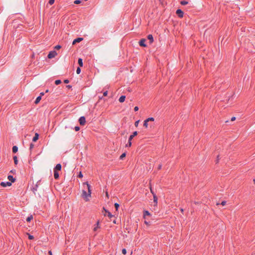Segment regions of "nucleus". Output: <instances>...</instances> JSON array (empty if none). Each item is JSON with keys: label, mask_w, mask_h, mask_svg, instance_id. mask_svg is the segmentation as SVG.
I'll return each mask as SVG.
<instances>
[{"label": "nucleus", "mask_w": 255, "mask_h": 255, "mask_svg": "<svg viewBox=\"0 0 255 255\" xmlns=\"http://www.w3.org/2000/svg\"><path fill=\"white\" fill-rule=\"evenodd\" d=\"M84 184L86 185L88 192L85 190H83L81 196L86 201H89V198L91 196V185L88 182L84 183Z\"/></svg>", "instance_id": "nucleus-1"}, {"label": "nucleus", "mask_w": 255, "mask_h": 255, "mask_svg": "<svg viewBox=\"0 0 255 255\" xmlns=\"http://www.w3.org/2000/svg\"><path fill=\"white\" fill-rule=\"evenodd\" d=\"M57 53L55 50L51 51L49 52L47 57L49 59H52L55 57L56 55H57Z\"/></svg>", "instance_id": "nucleus-2"}, {"label": "nucleus", "mask_w": 255, "mask_h": 255, "mask_svg": "<svg viewBox=\"0 0 255 255\" xmlns=\"http://www.w3.org/2000/svg\"><path fill=\"white\" fill-rule=\"evenodd\" d=\"M0 186H1L3 187H9L11 186L12 184L9 181H6V182H1L0 183Z\"/></svg>", "instance_id": "nucleus-3"}, {"label": "nucleus", "mask_w": 255, "mask_h": 255, "mask_svg": "<svg viewBox=\"0 0 255 255\" xmlns=\"http://www.w3.org/2000/svg\"><path fill=\"white\" fill-rule=\"evenodd\" d=\"M78 121H79L80 125L83 126L86 123V118L84 116H82V117H80Z\"/></svg>", "instance_id": "nucleus-4"}, {"label": "nucleus", "mask_w": 255, "mask_h": 255, "mask_svg": "<svg viewBox=\"0 0 255 255\" xmlns=\"http://www.w3.org/2000/svg\"><path fill=\"white\" fill-rule=\"evenodd\" d=\"M146 39L142 38L140 39L138 42L139 46L141 47H145L147 46V45L145 44Z\"/></svg>", "instance_id": "nucleus-5"}, {"label": "nucleus", "mask_w": 255, "mask_h": 255, "mask_svg": "<svg viewBox=\"0 0 255 255\" xmlns=\"http://www.w3.org/2000/svg\"><path fill=\"white\" fill-rule=\"evenodd\" d=\"M176 13L179 17H180V18L183 17V15H184V12L181 9H177Z\"/></svg>", "instance_id": "nucleus-6"}, {"label": "nucleus", "mask_w": 255, "mask_h": 255, "mask_svg": "<svg viewBox=\"0 0 255 255\" xmlns=\"http://www.w3.org/2000/svg\"><path fill=\"white\" fill-rule=\"evenodd\" d=\"M83 40V38L82 37H78L77 38H75L74 39V40L72 42V44L74 45L77 43H79L81 41H82Z\"/></svg>", "instance_id": "nucleus-7"}, {"label": "nucleus", "mask_w": 255, "mask_h": 255, "mask_svg": "<svg viewBox=\"0 0 255 255\" xmlns=\"http://www.w3.org/2000/svg\"><path fill=\"white\" fill-rule=\"evenodd\" d=\"M61 168H62V166L61 165V164L60 163H58V164H57L55 166L54 168V170L55 171H60L61 170Z\"/></svg>", "instance_id": "nucleus-8"}, {"label": "nucleus", "mask_w": 255, "mask_h": 255, "mask_svg": "<svg viewBox=\"0 0 255 255\" xmlns=\"http://www.w3.org/2000/svg\"><path fill=\"white\" fill-rule=\"evenodd\" d=\"M151 216L150 213L147 210H144L143 212V217L144 219H145L146 216Z\"/></svg>", "instance_id": "nucleus-9"}, {"label": "nucleus", "mask_w": 255, "mask_h": 255, "mask_svg": "<svg viewBox=\"0 0 255 255\" xmlns=\"http://www.w3.org/2000/svg\"><path fill=\"white\" fill-rule=\"evenodd\" d=\"M7 179L9 180V182L12 183H13L15 181V178L13 177L12 175H8L7 176Z\"/></svg>", "instance_id": "nucleus-10"}, {"label": "nucleus", "mask_w": 255, "mask_h": 255, "mask_svg": "<svg viewBox=\"0 0 255 255\" xmlns=\"http://www.w3.org/2000/svg\"><path fill=\"white\" fill-rule=\"evenodd\" d=\"M137 135V131H134V132H132V134H131L129 137H128V139H129V140H132V138L135 136L136 135Z\"/></svg>", "instance_id": "nucleus-11"}, {"label": "nucleus", "mask_w": 255, "mask_h": 255, "mask_svg": "<svg viewBox=\"0 0 255 255\" xmlns=\"http://www.w3.org/2000/svg\"><path fill=\"white\" fill-rule=\"evenodd\" d=\"M99 224H100V221L98 220L96 224L94 225V228L93 229V230L94 231H96L99 228H100V226H99Z\"/></svg>", "instance_id": "nucleus-12"}, {"label": "nucleus", "mask_w": 255, "mask_h": 255, "mask_svg": "<svg viewBox=\"0 0 255 255\" xmlns=\"http://www.w3.org/2000/svg\"><path fill=\"white\" fill-rule=\"evenodd\" d=\"M39 136V134L37 132H36L34 134V136H33V137L32 138V141L33 142H36L38 140Z\"/></svg>", "instance_id": "nucleus-13"}, {"label": "nucleus", "mask_w": 255, "mask_h": 255, "mask_svg": "<svg viewBox=\"0 0 255 255\" xmlns=\"http://www.w3.org/2000/svg\"><path fill=\"white\" fill-rule=\"evenodd\" d=\"M103 210H105L106 213H107V216L110 219H111L113 217V215L112 214V213L108 210H106L104 207H103Z\"/></svg>", "instance_id": "nucleus-14"}, {"label": "nucleus", "mask_w": 255, "mask_h": 255, "mask_svg": "<svg viewBox=\"0 0 255 255\" xmlns=\"http://www.w3.org/2000/svg\"><path fill=\"white\" fill-rule=\"evenodd\" d=\"M153 202L155 204L154 206H157V202H158V198H157V196L156 195V194H154L153 196Z\"/></svg>", "instance_id": "nucleus-15"}, {"label": "nucleus", "mask_w": 255, "mask_h": 255, "mask_svg": "<svg viewBox=\"0 0 255 255\" xmlns=\"http://www.w3.org/2000/svg\"><path fill=\"white\" fill-rule=\"evenodd\" d=\"M147 38L150 41V43H152L153 42L154 39L152 34H148Z\"/></svg>", "instance_id": "nucleus-16"}, {"label": "nucleus", "mask_w": 255, "mask_h": 255, "mask_svg": "<svg viewBox=\"0 0 255 255\" xmlns=\"http://www.w3.org/2000/svg\"><path fill=\"white\" fill-rule=\"evenodd\" d=\"M126 100V96L125 95H122L119 99V101L120 103H123Z\"/></svg>", "instance_id": "nucleus-17"}, {"label": "nucleus", "mask_w": 255, "mask_h": 255, "mask_svg": "<svg viewBox=\"0 0 255 255\" xmlns=\"http://www.w3.org/2000/svg\"><path fill=\"white\" fill-rule=\"evenodd\" d=\"M54 177L55 179H57L59 177V174L57 171L54 170Z\"/></svg>", "instance_id": "nucleus-18"}, {"label": "nucleus", "mask_w": 255, "mask_h": 255, "mask_svg": "<svg viewBox=\"0 0 255 255\" xmlns=\"http://www.w3.org/2000/svg\"><path fill=\"white\" fill-rule=\"evenodd\" d=\"M78 63L80 67L83 66V59L81 58H79L78 60Z\"/></svg>", "instance_id": "nucleus-19"}, {"label": "nucleus", "mask_w": 255, "mask_h": 255, "mask_svg": "<svg viewBox=\"0 0 255 255\" xmlns=\"http://www.w3.org/2000/svg\"><path fill=\"white\" fill-rule=\"evenodd\" d=\"M41 100V96H38L36 99H35V101H34V103L35 104H37L39 103V102L40 101V100Z\"/></svg>", "instance_id": "nucleus-20"}, {"label": "nucleus", "mask_w": 255, "mask_h": 255, "mask_svg": "<svg viewBox=\"0 0 255 255\" xmlns=\"http://www.w3.org/2000/svg\"><path fill=\"white\" fill-rule=\"evenodd\" d=\"M12 150L13 153H16L18 151V147L16 145L13 146L12 147Z\"/></svg>", "instance_id": "nucleus-21"}, {"label": "nucleus", "mask_w": 255, "mask_h": 255, "mask_svg": "<svg viewBox=\"0 0 255 255\" xmlns=\"http://www.w3.org/2000/svg\"><path fill=\"white\" fill-rule=\"evenodd\" d=\"M32 219L33 216L32 215H30L27 217L26 220L27 222H30Z\"/></svg>", "instance_id": "nucleus-22"}, {"label": "nucleus", "mask_w": 255, "mask_h": 255, "mask_svg": "<svg viewBox=\"0 0 255 255\" xmlns=\"http://www.w3.org/2000/svg\"><path fill=\"white\" fill-rule=\"evenodd\" d=\"M126 152L123 153L120 156V159L123 160L124 159V158L126 157Z\"/></svg>", "instance_id": "nucleus-23"}, {"label": "nucleus", "mask_w": 255, "mask_h": 255, "mask_svg": "<svg viewBox=\"0 0 255 255\" xmlns=\"http://www.w3.org/2000/svg\"><path fill=\"white\" fill-rule=\"evenodd\" d=\"M188 3V2L186 0H181L180 1V4L182 5H185L187 4Z\"/></svg>", "instance_id": "nucleus-24"}, {"label": "nucleus", "mask_w": 255, "mask_h": 255, "mask_svg": "<svg viewBox=\"0 0 255 255\" xmlns=\"http://www.w3.org/2000/svg\"><path fill=\"white\" fill-rule=\"evenodd\" d=\"M38 188V185L36 184L34 187H32V190L34 193L36 191H37Z\"/></svg>", "instance_id": "nucleus-25"}, {"label": "nucleus", "mask_w": 255, "mask_h": 255, "mask_svg": "<svg viewBox=\"0 0 255 255\" xmlns=\"http://www.w3.org/2000/svg\"><path fill=\"white\" fill-rule=\"evenodd\" d=\"M131 144H132L131 140H129V139H128V142L126 144V147H130L131 146Z\"/></svg>", "instance_id": "nucleus-26"}, {"label": "nucleus", "mask_w": 255, "mask_h": 255, "mask_svg": "<svg viewBox=\"0 0 255 255\" xmlns=\"http://www.w3.org/2000/svg\"><path fill=\"white\" fill-rule=\"evenodd\" d=\"M13 160H14V163L15 164H17L18 163V160L16 156H14L13 157Z\"/></svg>", "instance_id": "nucleus-27"}, {"label": "nucleus", "mask_w": 255, "mask_h": 255, "mask_svg": "<svg viewBox=\"0 0 255 255\" xmlns=\"http://www.w3.org/2000/svg\"><path fill=\"white\" fill-rule=\"evenodd\" d=\"M145 120L146 121V122H149L150 121H154V119L152 117H150V118L146 119Z\"/></svg>", "instance_id": "nucleus-28"}, {"label": "nucleus", "mask_w": 255, "mask_h": 255, "mask_svg": "<svg viewBox=\"0 0 255 255\" xmlns=\"http://www.w3.org/2000/svg\"><path fill=\"white\" fill-rule=\"evenodd\" d=\"M61 83V80H59V79H58V80H56L55 81V84L56 85H59Z\"/></svg>", "instance_id": "nucleus-29"}, {"label": "nucleus", "mask_w": 255, "mask_h": 255, "mask_svg": "<svg viewBox=\"0 0 255 255\" xmlns=\"http://www.w3.org/2000/svg\"><path fill=\"white\" fill-rule=\"evenodd\" d=\"M27 235H28V238L29 240H33L34 239V236H32V235H30L29 234H27Z\"/></svg>", "instance_id": "nucleus-30"}, {"label": "nucleus", "mask_w": 255, "mask_h": 255, "mask_svg": "<svg viewBox=\"0 0 255 255\" xmlns=\"http://www.w3.org/2000/svg\"><path fill=\"white\" fill-rule=\"evenodd\" d=\"M114 206H115V208L116 209V210H118L120 207V205L117 203H115L114 204Z\"/></svg>", "instance_id": "nucleus-31"}, {"label": "nucleus", "mask_w": 255, "mask_h": 255, "mask_svg": "<svg viewBox=\"0 0 255 255\" xmlns=\"http://www.w3.org/2000/svg\"><path fill=\"white\" fill-rule=\"evenodd\" d=\"M81 68L78 67L76 69L77 74H79L81 72Z\"/></svg>", "instance_id": "nucleus-32"}, {"label": "nucleus", "mask_w": 255, "mask_h": 255, "mask_svg": "<svg viewBox=\"0 0 255 255\" xmlns=\"http://www.w3.org/2000/svg\"><path fill=\"white\" fill-rule=\"evenodd\" d=\"M143 126H144V127H145V128H147V127H148V122H146V120H145V121H144V123H143Z\"/></svg>", "instance_id": "nucleus-33"}, {"label": "nucleus", "mask_w": 255, "mask_h": 255, "mask_svg": "<svg viewBox=\"0 0 255 255\" xmlns=\"http://www.w3.org/2000/svg\"><path fill=\"white\" fill-rule=\"evenodd\" d=\"M81 0H75L74 1V3L75 4H80L81 2Z\"/></svg>", "instance_id": "nucleus-34"}, {"label": "nucleus", "mask_w": 255, "mask_h": 255, "mask_svg": "<svg viewBox=\"0 0 255 255\" xmlns=\"http://www.w3.org/2000/svg\"><path fill=\"white\" fill-rule=\"evenodd\" d=\"M61 48V46L60 45H57L55 46V49L56 50L60 49Z\"/></svg>", "instance_id": "nucleus-35"}, {"label": "nucleus", "mask_w": 255, "mask_h": 255, "mask_svg": "<svg viewBox=\"0 0 255 255\" xmlns=\"http://www.w3.org/2000/svg\"><path fill=\"white\" fill-rule=\"evenodd\" d=\"M83 174L82 173L81 171L79 172L78 175V177L79 178H82L83 177Z\"/></svg>", "instance_id": "nucleus-36"}, {"label": "nucleus", "mask_w": 255, "mask_h": 255, "mask_svg": "<svg viewBox=\"0 0 255 255\" xmlns=\"http://www.w3.org/2000/svg\"><path fill=\"white\" fill-rule=\"evenodd\" d=\"M55 0H49L48 3L50 5H52L54 3Z\"/></svg>", "instance_id": "nucleus-37"}, {"label": "nucleus", "mask_w": 255, "mask_h": 255, "mask_svg": "<svg viewBox=\"0 0 255 255\" xmlns=\"http://www.w3.org/2000/svg\"><path fill=\"white\" fill-rule=\"evenodd\" d=\"M74 129L76 131H78L80 130V127L79 126H76L74 128Z\"/></svg>", "instance_id": "nucleus-38"}, {"label": "nucleus", "mask_w": 255, "mask_h": 255, "mask_svg": "<svg viewBox=\"0 0 255 255\" xmlns=\"http://www.w3.org/2000/svg\"><path fill=\"white\" fill-rule=\"evenodd\" d=\"M122 254L124 255H126L127 254V250L126 249H122Z\"/></svg>", "instance_id": "nucleus-39"}, {"label": "nucleus", "mask_w": 255, "mask_h": 255, "mask_svg": "<svg viewBox=\"0 0 255 255\" xmlns=\"http://www.w3.org/2000/svg\"><path fill=\"white\" fill-rule=\"evenodd\" d=\"M34 147V144L32 143L30 144L29 149L31 150Z\"/></svg>", "instance_id": "nucleus-40"}, {"label": "nucleus", "mask_w": 255, "mask_h": 255, "mask_svg": "<svg viewBox=\"0 0 255 255\" xmlns=\"http://www.w3.org/2000/svg\"><path fill=\"white\" fill-rule=\"evenodd\" d=\"M139 121L138 120V121H136L135 123H134V126L137 127L138 125V124H139Z\"/></svg>", "instance_id": "nucleus-41"}, {"label": "nucleus", "mask_w": 255, "mask_h": 255, "mask_svg": "<svg viewBox=\"0 0 255 255\" xmlns=\"http://www.w3.org/2000/svg\"><path fill=\"white\" fill-rule=\"evenodd\" d=\"M144 224H146L147 226H149L150 225V222H148L146 220L144 221Z\"/></svg>", "instance_id": "nucleus-42"}, {"label": "nucleus", "mask_w": 255, "mask_h": 255, "mask_svg": "<svg viewBox=\"0 0 255 255\" xmlns=\"http://www.w3.org/2000/svg\"><path fill=\"white\" fill-rule=\"evenodd\" d=\"M150 192L151 193V194H152L153 196L154 194H155V193L154 192V191H153V189H152V188L151 187H150Z\"/></svg>", "instance_id": "nucleus-43"}, {"label": "nucleus", "mask_w": 255, "mask_h": 255, "mask_svg": "<svg viewBox=\"0 0 255 255\" xmlns=\"http://www.w3.org/2000/svg\"><path fill=\"white\" fill-rule=\"evenodd\" d=\"M108 91H106L104 92L103 96H107L108 95Z\"/></svg>", "instance_id": "nucleus-44"}, {"label": "nucleus", "mask_w": 255, "mask_h": 255, "mask_svg": "<svg viewBox=\"0 0 255 255\" xmlns=\"http://www.w3.org/2000/svg\"><path fill=\"white\" fill-rule=\"evenodd\" d=\"M226 204V201H222V202L221 203V205H222V206L225 205Z\"/></svg>", "instance_id": "nucleus-45"}, {"label": "nucleus", "mask_w": 255, "mask_h": 255, "mask_svg": "<svg viewBox=\"0 0 255 255\" xmlns=\"http://www.w3.org/2000/svg\"><path fill=\"white\" fill-rule=\"evenodd\" d=\"M138 107L137 106H135L134 108V112H137L138 110Z\"/></svg>", "instance_id": "nucleus-46"}, {"label": "nucleus", "mask_w": 255, "mask_h": 255, "mask_svg": "<svg viewBox=\"0 0 255 255\" xmlns=\"http://www.w3.org/2000/svg\"><path fill=\"white\" fill-rule=\"evenodd\" d=\"M64 82L65 83H66V84H67V83H68L69 82V80H68V79H65V80H64Z\"/></svg>", "instance_id": "nucleus-47"}, {"label": "nucleus", "mask_w": 255, "mask_h": 255, "mask_svg": "<svg viewBox=\"0 0 255 255\" xmlns=\"http://www.w3.org/2000/svg\"><path fill=\"white\" fill-rule=\"evenodd\" d=\"M10 172L14 174V173H15L16 171H15V170L12 169V170H10Z\"/></svg>", "instance_id": "nucleus-48"}, {"label": "nucleus", "mask_w": 255, "mask_h": 255, "mask_svg": "<svg viewBox=\"0 0 255 255\" xmlns=\"http://www.w3.org/2000/svg\"><path fill=\"white\" fill-rule=\"evenodd\" d=\"M66 87L68 88V89H70L72 88V86L70 85H68L66 86Z\"/></svg>", "instance_id": "nucleus-49"}, {"label": "nucleus", "mask_w": 255, "mask_h": 255, "mask_svg": "<svg viewBox=\"0 0 255 255\" xmlns=\"http://www.w3.org/2000/svg\"><path fill=\"white\" fill-rule=\"evenodd\" d=\"M235 120H236V117H232V118H231V121H235Z\"/></svg>", "instance_id": "nucleus-50"}, {"label": "nucleus", "mask_w": 255, "mask_h": 255, "mask_svg": "<svg viewBox=\"0 0 255 255\" xmlns=\"http://www.w3.org/2000/svg\"><path fill=\"white\" fill-rule=\"evenodd\" d=\"M44 95V93L43 92H41L40 93V95L39 96H41V97H42V96H43Z\"/></svg>", "instance_id": "nucleus-51"}, {"label": "nucleus", "mask_w": 255, "mask_h": 255, "mask_svg": "<svg viewBox=\"0 0 255 255\" xmlns=\"http://www.w3.org/2000/svg\"><path fill=\"white\" fill-rule=\"evenodd\" d=\"M219 160V155H218L216 163L218 162Z\"/></svg>", "instance_id": "nucleus-52"}, {"label": "nucleus", "mask_w": 255, "mask_h": 255, "mask_svg": "<svg viewBox=\"0 0 255 255\" xmlns=\"http://www.w3.org/2000/svg\"><path fill=\"white\" fill-rule=\"evenodd\" d=\"M48 253H49V254L50 255H52V252H51V251H49L48 252Z\"/></svg>", "instance_id": "nucleus-53"}, {"label": "nucleus", "mask_w": 255, "mask_h": 255, "mask_svg": "<svg viewBox=\"0 0 255 255\" xmlns=\"http://www.w3.org/2000/svg\"><path fill=\"white\" fill-rule=\"evenodd\" d=\"M161 166H161V165H159V166H158V168L159 169H161Z\"/></svg>", "instance_id": "nucleus-54"}, {"label": "nucleus", "mask_w": 255, "mask_h": 255, "mask_svg": "<svg viewBox=\"0 0 255 255\" xmlns=\"http://www.w3.org/2000/svg\"><path fill=\"white\" fill-rule=\"evenodd\" d=\"M49 92V90H46V91H45V93H47Z\"/></svg>", "instance_id": "nucleus-55"}, {"label": "nucleus", "mask_w": 255, "mask_h": 255, "mask_svg": "<svg viewBox=\"0 0 255 255\" xmlns=\"http://www.w3.org/2000/svg\"><path fill=\"white\" fill-rule=\"evenodd\" d=\"M181 212L183 213V209H181Z\"/></svg>", "instance_id": "nucleus-56"}, {"label": "nucleus", "mask_w": 255, "mask_h": 255, "mask_svg": "<svg viewBox=\"0 0 255 255\" xmlns=\"http://www.w3.org/2000/svg\"><path fill=\"white\" fill-rule=\"evenodd\" d=\"M113 223H115V224H116V220H114V221H113Z\"/></svg>", "instance_id": "nucleus-57"}, {"label": "nucleus", "mask_w": 255, "mask_h": 255, "mask_svg": "<svg viewBox=\"0 0 255 255\" xmlns=\"http://www.w3.org/2000/svg\"><path fill=\"white\" fill-rule=\"evenodd\" d=\"M254 183L255 184V179H254Z\"/></svg>", "instance_id": "nucleus-58"}]
</instances>
